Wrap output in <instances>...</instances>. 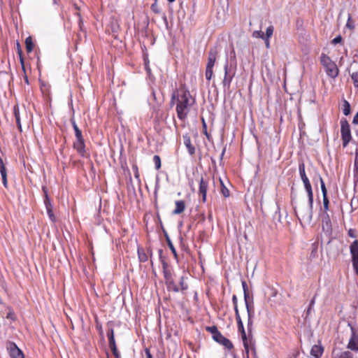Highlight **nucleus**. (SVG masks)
I'll use <instances>...</instances> for the list:
<instances>
[{
    "label": "nucleus",
    "instance_id": "a878e982",
    "mask_svg": "<svg viewBox=\"0 0 358 358\" xmlns=\"http://www.w3.org/2000/svg\"><path fill=\"white\" fill-rule=\"evenodd\" d=\"M72 124H73V129H74L75 135H76V138H81V137H83V136H82V132H81V131L79 129V128L78 127V126H77V124H76L75 121H72Z\"/></svg>",
    "mask_w": 358,
    "mask_h": 358
},
{
    "label": "nucleus",
    "instance_id": "c9c22d12",
    "mask_svg": "<svg viewBox=\"0 0 358 358\" xmlns=\"http://www.w3.org/2000/svg\"><path fill=\"white\" fill-rule=\"evenodd\" d=\"M164 276L165 278V282H168L169 279H173L171 273L166 269L164 270Z\"/></svg>",
    "mask_w": 358,
    "mask_h": 358
},
{
    "label": "nucleus",
    "instance_id": "864d4df0",
    "mask_svg": "<svg viewBox=\"0 0 358 358\" xmlns=\"http://www.w3.org/2000/svg\"><path fill=\"white\" fill-rule=\"evenodd\" d=\"M202 122H203V127L205 131H206V122L203 119H202ZM205 132L206 133V131H205Z\"/></svg>",
    "mask_w": 358,
    "mask_h": 358
},
{
    "label": "nucleus",
    "instance_id": "603ef678",
    "mask_svg": "<svg viewBox=\"0 0 358 358\" xmlns=\"http://www.w3.org/2000/svg\"><path fill=\"white\" fill-rule=\"evenodd\" d=\"M170 247H171V251L173 252L174 255L176 256V251L175 248H173V246L172 245H171Z\"/></svg>",
    "mask_w": 358,
    "mask_h": 358
},
{
    "label": "nucleus",
    "instance_id": "393cba45",
    "mask_svg": "<svg viewBox=\"0 0 358 358\" xmlns=\"http://www.w3.org/2000/svg\"><path fill=\"white\" fill-rule=\"evenodd\" d=\"M343 112L345 115H348L350 113V105L347 101H344Z\"/></svg>",
    "mask_w": 358,
    "mask_h": 358
},
{
    "label": "nucleus",
    "instance_id": "f03ea898",
    "mask_svg": "<svg viewBox=\"0 0 358 358\" xmlns=\"http://www.w3.org/2000/svg\"><path fill=\"white\" fill-rule=\"evenodd\" d=\"M176 101V112L180 120H185L195 101L189 92L180 89L172 94V103Z\"/></svg>",
    "mask_w": 358,
    "mask_h": 358
},
{
    "label": "nucleus",
    "instance_id": "3c124183",
    "mask_svg": "<svg viewBox=\"0 0 358 358\" xmlns=\"http://www.w3.org/2000/svg\"><path fill=\"white\" fill-rule=\"evenodd\" d=\"M355 165L358 166V152H356Z\"/></svg>",
    "mask_w": 358,
    "mask_h": 358
},
{
    "label": "nucleus",
    "instance_id": "7c9ffc66",
    "mask_svg": "<svg viewBox=\"0 0 358 358\" xmlns=\"http://www.w3.org/2000/svg\"><path fill=\"white\" fill-rule=\"evenodd\" d=\"M213 75V68H207L206 69V78L208 80H210Z\"/></svg>",
    "mask_w": 358,
    "mask_h": 358
},
{
    "label": "nucleus",
    "instance_id": "4468645a",
    "mask_svg": "<svg viewBox=\"0 0 358 358\" xmlns=\"http://www.w3.org/2000/svg\"><path fill=\"white\" fill-rule=\"evenodd\" d=\"M73 147L82 156H83L85 152L83 137L77 138L76 141L73 143Z\"/></svg>",
    "mask_w": 358,
    "mask_h": 358
},
{
    "label": "nucleus",
    "instance_id": "5fc2aeb1",
    "mask_svg": "<svg viewBox=\"0 0 358 358\" xmlns=\"http://www.w3.org/2000/svg\"><path fill=\"white\" fill-rule=\"evenodd\" d=\"M20 63H21V64L22 66V68H24V60H23L22 58H20Z\"/></svg>",
    "mask_w": 358,
    "mask_h": 358
},
{
    "label": "nucleus",
    "instance_id": "37998d69",
    "mask_svg": "<svg viewBox=\"0 0 358 358\" xmlns=\"http://www.w3.org/2000/svg\"><path fill=\"white\" fill-rule=\"evenodd\" d=\"M269 38H264V40L265 41V45H266V47L267 48H270V41H269Z\"/></svg>",
    "mask_w": 358,
    "mask_h": 358
},
{
    "label": "nucleus",
    "instance_id": "c85d7f7f",
    "mask_svg": "<svg viewBox=\"0 0 358 358\" xmlns=\"http://www.w3.org/2000/svg\"><path fill=\"white\" fill-rule=\"evenodd\" d=\"M46 208H47V213H48V215L50 219L52 222H55V217L54 214L52 213V208H51V206L50 205H46Z\"/></svg>",
    "mask_w": 358,
    "mask_h": 358
},
{
    "label": "nucleus",
    "instance_id": "a18cd8bd",
    "mask_svg": "<svg viewBox=\"0 0 358 358\" xmlns=\"http://www.w3.org/2000/svg\"><path fill=\"white\" fill-rule=\"evenodd\" d=\"M352 122L355 124H358V112L356 113V115L354 116Z\"/></svg>",
    "mask_w": 358,
    "mask_h": 358
},
{
    "label": "nucleus",
    "instance_id": "ea45409f",
    "mask_svg": "<svg viewBox=\"0 0 358 358\" xmlns=\"http://www.w3.org/2000/svg\"><path fill=\"white\" fill-rule=\"evenodd\" d=\"M348 236L351 238H356V231L355 229H350L348 230Z\"/></svg>",
    "mask_w": 358,
    "mask_h": 358
},
{
    "label": "nucleus",
    "instance_id": "72a5a7b5",
    "mask_svg": "<svg viewBox=\"0 0 358 358\" xmlns=\"http://www.w3.org/2000/svg\"><path fill=\"white\" fill-rule=\"evenodd\" d=\"M346 27H348L350 29H353L355 28V24L352 20L350 15H349L348 16V21L346 23Z\"/></svg>",
    "mask_w": 358,
    "mask_h": 358
},
{
    "label": "nucleus",
    "instance_id": "39448f33",
    "mask_svg": "<svg viewBox=\"0 0 358 358\" xmlns=\"http://www.w3.org/2000/svg\"><path fill=\"white\" fill-rule=\"evenodd\" d=\"M341 133L343 146L346 147L352 139L350 124L346 119L341 120Z\"/></svg>",
    "mask_w": 358,
    "mask_h": 358
},
{
    "label": "nucleus",
    "instance_id": "2eb2a0df",
    "mask_svg": "<svg viewBox=\"0 0 358 358\" xmlns=\"http://www.w3.org/2000/svg\"><path fill=\"white\" fill-rule=\"evenodd\" d=\"M324 348L320 344L314 345L310 350V355L314 358H320L323 354Z\"/></svg>",
    "mask_w": 358,
    "mask_h": 358
},
{
    "label": "nucleus",
    "instance_id": "412c9836",
    "mask_svg": "<svg viewBox=\"0 0 358 358\" xmlns=\"http://www.w3.org/2000/svg\"><path fill=\"white\" fill-rule=\"evenodd\" d=\"M334 358H352V355L350 352H341L336 353L335 351L333 352Z\"/></svg>",
    "mask_w": 358,
    "mask_h": 358
},
{
    "label": "nucleus",
    "instance_id": "a211bd4d",
    "mask_svg": "<svg viewBox=\"0 0 358 358\" xmlns=\"http://www.w3.org/2000/svg\"><path fill=\"white\" fill-rule=\"evenodd\" d=\"M166 285L167 286V289L170 291H173L174 292L180 291L179 287L175 284L173 279H169V281L166 282Z\"/></svg>",
    "mask_w": 358,
    "mask_h": 358
},
{
    "label": "nucleus",
    "instance_id": "8fccbe9b",
    "mask_svg": "<svg viewBox=\"0 0 358 358\" xmlns=\"http://www.w3.org/2000/svg\"><path fill=\"white\" fill-rule=\"evenodd\" d=\"M13 316H14V314L12 312L8 313V315H7V317L8 318H10L11 320H14V317Z\"/></svg>",
    "mask_w": 358,
    "mask_h": 358
},
{
    "label": "nucleus",
    "instance_id": "dca6fc26",
    "mask_svg": "<svg viewBox=\"0 0 358 358\" xmlns=\"http://www.w3.org/2000/svg\"><path fill=\"white\" fill-rule=\"evenodd\" d=\"M232 80V76L229 74V65L228 62L224 65V78L223 80L224 85H229Z\"/></svg>",
    "mask_w": 358,
    "mask_h": 358
},
{
    "label": "nucleus",
    "instance_id": "6e6552de",
    "mask_svg": "<svg viewBox=\"0 0 358 358\" xmlns=\"http://www.w3.org/2000/svg\"><path fill=\"white\" fill-rule=\"evenodd\" d=\"M351 330V336L348 344V348L351 350L358 352V329L355 328L350 324H348Z\"/></svg>",
    "mask_w": 358,
    "mask_h": 358
},
{
    "label": "nucleus",
    "instance_id": "c756f323",
    "mask_svg": "<svg viewBox=\"0 0 358 358\" xmlns=\"http://www.w3.org/2000/svg\"><path fill=\"white\" fill-rule=\"evenodd\" d=\"M273 26H269L266 28V36H264V38H271L273 34Z\"/></svg>",
    "mask_w": 358,
    "mask_h": 358
},
{
    "label": "nucleus",
    "instance_id": "6e6d98bb",
    "mask_svg": "<svg viewBox=\"0 0 358 358\" xmlns=\"http://www.w3.org/2000/svg\"><path fill=\"white\" fill-rule=\"evenodd\" d=\"M326 219H327V222L329 221V215H328L327 214V217H326Z\"/></svg>",
    "mask_w": 358,
    "mask_h": 358
},
{
    "label": "nucleus",
    "instance_id": "5701e85b",
    "mask_svg": "<svg viewBox=\"0 0 358 358\" xmlns=\"http://www.w3.org/2000/svg\"><path fill=\"white\" fill-rule=\"evenodd\" d=\"M26 49L28 52H31L33 50V42L31 37H28L25 40Z\"/></svg>",
    "mask_w": 358,
    "mask_h": 358
},
{
    "label": "nucleus",
    "instance_id": "473e14b6",
    "mask_svg": "<svg viewBox=\"0 0 358 358\" xmlns=\"http://www.w3.org/2000/svg\"><path fill=\"white\" fill-rule=\"evenodd\" d=\"M221 184H222V189H221L222 194H223V196L224 197L229 196V189L224 185V184H223V182L222 181H221Z\"/></svg>",
    "mask_w": 358,
    "mask_h": 358
},
{
    "label": "nucleus",
    "instance_id": "9d476101",
    "mask_svg": "<svg viewBox=\"0 0 358 358\" xmlns=\"http://www.w3.org/2000/svg\"><path fill=\"white\" fill-rule=\"evenodd\" d=\"M7 349L11 358H24L22 351L14 343H9Z\"/></svg>",
    "mask_w": 358,
    "mask_h": 358
},
{
    "label": "nucleus",
    "instance_id": "cd10ccee",
    "mask_svg": "<svg viewBox=\"0 0 358 358\" xmlns=\"http://www.w3.org/2000/svg\"><path fill=\"white\" fill-rule=\"evenodd\" d=\"M252 35V37L256 38H262V39L264 38V34L261 30L253 31Z\"/></svg>",
    "mask_w": 358,
    "mask_h": 358
},
{
    "label": "nucleus",
    "instance_id": "f3484780",
    "mask_svg": "<svg viewBox=\"0 0 358 358\" xmlns=\"http://www.w3.org/2000/svg\"><path fill=\"white\" fill-rule=\"evenodd\" d=\"M185 208V203L183 201H182V200L176 201V208L173 211V213L176 214V215L180 214L184 211Z\"/></svg>",
    "mask_w": 358,
    "mask_h": 358
},
{
    "label": "nucleus",
    "instance_id": "13d9d810",
    "mask_svg": "<svg viewBox=\"0 0 358 358\" xmlns=\"http://www.w3.org/2000/svg\"><path fill=\"white\" fill-rule=\"evenodd\" d=\"M117 358H120V357H117Z\"/></svg>",
    "mask_w": 358,
    "mask_h": 358
},
{
    "label": "nucleus",
    "instance_id": "e433bc0d",
    "mask_svg": "<svg viewBox=\"0 0 358 358\" xmlns=\"http://www.w3.org/2000/svg\"><path fill=\"white\" fill-rule=\"evenodd\" d=\"M138 257H139V259L141 262H144L147 261L148 257L145 253L141 252L140 250L138 251Z\"/></svg>",
    "mask_w": 358,
    "mask_h": 358
},
{
    "label": "nucleus",
    "instance_id": "4d7b16f0",
    "mask_svg": "<svg viewBox=\"0 0 358 358\" xmlns=\"http://www.w3.org/2000/svg\"><path fill=\"white\" fill-rule=\"evenodd\" d=\"M169 3H173L176 0H167Z\"/></svg>",
    "mask_w": 358,
    "mask_h": 358
},
{
    "label": "nucleus",
    "instance_id": "79ce46f5",
    "mask_svg": "<svg viewBox=\"0 0 358 358\" xmlns=\"http://www.w3.org/2000/svg\"><path fill=\"white\" fill-rule=\"evenodd\" d=\"M208 330L213 334V336H215L216 331H218L215 326L208 327Z\"/></svg>",
    "mask_w": 358,
    "mask_h": 358
},
{
    "label": "nucleus",
    "instance_id": "aec40b11",
    "mask_svg": "<svg viewBox=\"0 0 358 358\" xmlns=\"http://www.w3.org/2000/svg\"><path fill=\"white\" fill-rule=\"evenodd\" d=\"M109 343H110V346L113 350V355L115 357V358L120 357V354L118 353V352L116 349L115 345V340H114L113 332L111 333V336L109 337Z\"/></svg>",
    "mask_w": 358,
    "mask_h": 358
},
{
    "label": "nucleus",
    "instance_id": "09e8293b",
    "mask_svg": "<svg viewBox=\"0 0 358 358\" xmlns=\"http://www.w3.org/2000/svg\"><path fill=\"white\" fill-rule=\"evenodd\" d=\"M145 355H146V358H152V355L148 348L145 349Z\"/></svg>",
    "mask_w": 358,
    "mask_h": 358
},
{
    "label": "nucleus",
    "instance_id": "4c0bfd02",
    "mask_svg": "<svg viewBox=\"0 0 358 358\" xmlns=\"http://www.w3.org/2000/svg\"><path fill=\"white\" fill-rule=\"evenodd\" d=\"M242 285H243V290H244V295H245V305L247 303H248V300H247V293H246V288H247V285L245 283V282H242ZM249 306V304H248Z\"/></svg>",
    "mask_w": 358,
    "mask_h": 358
},
{
    "label": "nucleus",
    "instance_id": "49530a36",
    "mask_svg": "<svg viewBox=\"0 0 358 358\" xmlns=\"http://www.w3.org/2000/svg\"><path fill=\"white\" fill-rule=\"evenodd\" d=\"M145 67L148 74H150V69L148 66V62L145 60Z\"/></svg>",
    "mask_w": 358,
    "mask_h": 358
},
{
    "label": "nucleus",
    "instance_id": "58836bf2",
    "mask_svg": "<svg viewBox=\"0 0 358 358\" xmlns=\"http://www.w3.org/2000/svg\"><path fill=\"white\" fill-rule=\"evenodd\" d=\"M314 304H315V298H313L310 302V304H309V306H308V308L307 310L308 314H309L310 313V311L312 310V309L313 308Z\"/></svg>",
    "mask_w": 358,
    "mask_h": 358
},
{
    "label": "nucleus",
    "instance_id": "2f4dec72",
    "mask_svg": "<svg viewBox=\"0 0 358 358\" xmlns=\"http://www.w3.org/2000/svg\"><path fill=\"white\" fill-rule=\"evenodd\" d=\"M153 161L155 164V167L157 169H160L161 167V159L158 155H155L153 157Z\"/></svg>",
    "mask_w": 358,
    "mask_h": 358
},
{
    "label": "nucleus",
    "instance_id": "7ed1b4c3",
    "mask_svg": "<svg viewBox=\"0 0 358 358\" xmlns=\"http://www.w3.org/2000/svg\"><path fill=\"white\" fill-rule=\"evenodd\" d=\"M246 309L248 312V333L245 332L244 327L243 329H238L241 332V338L243 341V346L245 351L246 358H249V354L251 352L252 355H256L255 349V340L252 334V327L254 317V311L250 308V306L246 304Z\"/></svg>",
    "mask_w": 358,
    "mask_h": 358
},
{
    "label": "nucleus",
    "instance_id": "f8f14e48",
    "mask_svg": "<svg viewBox=\"0 0 358 358\" xmlns=\"http://www.w3.org/2000/svg\"><path fill=\"white\" fill-rule=\"evenodd\" d=\"M208 186V181L205 180L203 178H201L199 182V193L202 196L203 202L206 201Z\"/></svg>",
    "mask_w": 358,
    "mask_h": 358
},
{
    "label": "nucleus",
    "instance_id": "b1692460",
    "mask_svg": "<svg viewBox=\"0 0 358 358\" xmlns=\"http://www.w3.org/2000/svg\"><path fill=\"white\" fill-rule=\"evenodd\" d=\"M14 114L16 119V122L17 124V126L20 129H21V123H20V113H19V108L17 106L14 107Z\"/></svg>",
    "mask_w": 358,
    "mask_h": 358
},
{
    "label": "nucleus",
    "instance_id": "de8ad7c7",
    "mask_svg": "<svg viewBox=\"0 0 358 358\" xmlns=\"http://www.w3.org/2000/svg\"><path fill=\"white\" fill-rule=\"evenodd\" d=\"M232 301H233L234 307L236 306H238V304H237V297H236V295H234L232 296Z\"/></svg>",
    "mask_w": 358,
    "mask_h": 358
},
{
    "label": "nucleus",
    "instance_id": "423d86ee",
    "mask_svg": "<svg viewBox=\"0 0 358 358\" xmlns=\"http://www.w3.org/2000/svg\"><path fill=\"white\" fill-rule=\"evenodd\" d=\"M299 174H300L301 178L303 182L305 189L307 192L308 197H310V199H311L312 194H313V192L310 182L308 178V177L306 176V171H305V165L303 163H301L299 164Z\"/></svg>",
    "mask_w": 358,
    "mask_h": 358
},
{
    "label": "nucleus",
    "instance_id": "20e7f679",
    "mask_svg": "<svg viewBox=\"0 0 358 358\" xmlns=\"http://www.w3.org/2000/svg\"><path fill=\"white\" fill-rule=\"evenodd\" d=\"M320 62L324 68L328 76L335 78L338 76L339 70L336 64L327 55L322 53L320 56Z\"/></svg>",
    "mask_w": 358,
    "mask_h": 358
},
{
    "label": "nucleus",
    "instance_id": "6ab92c4d",
    "mask_svg": "<svg viewBox=\"0 0 358 358\" xmlns=\"http://www.w3.org/2000/svg\"><path fill=\"white\" fill-rule=\"evenodd\" d=\"M184 144L185 145V146L187 147V150H188V152L192 155L194 154L195 152V148L192 145L191 143V141H190V138L189 137H186L184 139Z\"/></svg>",
    "mask_w": 358,
    "mask_h": 358
},
{
    "label": "nucleus",
    "instance_id": "c03bdc74",
    "mask_svg": "<svg viewBox=\"0 0 358 358\" xmlns=\"http://www.w3.org/2000/svg\"><path fill=\"white\" fill-rule=\"evenodd\" d=\"M152 10H153L154 12H155V13H158L159 12V10H158V8H157V3H153V4L152 5Z\"/></svg>",
    "mask_w": 358,
    "mask_h": 358
},
{
    "label": "nucleus",
    "instance_id": "f704fd0d",
    "mask_svg": "<svg viewBox=\"0 0 358 358\" xmlns=\"http://www.w3.org/2000/svg\"><path fill=\"white\" fill-rule=\"evenodd\" d=\"M184 280H185V278L182 276L180 278V290H186L187 289V285L186 283H185L184 282Z\"/></svg>",
    "mask_w": 358,
    "mask_h": 358
},
{
    "label": "nucleus",
    "instance_id": "9b49d317",
    "mask_svg": "<svg viewBox=\"0 0 358 358\" xmlns=\"http://www.w3.org/2000/svg\"><path fill=\"white\" fill-rule=\"evenodd\" d=\"M320 184H321V190H322V196H323L324 210L327 213V212L329 210V199L327 197V190L325 187V184L323 181V179L321 177H320Z\"/></svg>",
    "mask_w": 358,
    "mask_h": 358
},
{
    "label": "nucleus",
    "instance_id": "4be33fe9",
    "mask_svg": "<svg viewBox=\"0 0 358 358\" xmlns=\"http://www.w3.org/2000/svg\"><path fill=\"white\" fill-rule=\"evenodd\" d=\"M234 310L236 314V320L237 321L238 324V329H243V324L239 314L238 306H234Z\"/></svg>",
    "mask_w": 358,
    "mask_h": 358
},
{
    "label": "nucleus",
    "instance_id": "ddd939ff",
    "mask_svg": "<svg viewBox=\"0 0 358 358\" xmlns=\"http://www.w3.org/2000/svg\"><path fill=\"white\" fill-rule=\"evenodd\" d=\"M217 57V51L215 48L210 49L208 53V58L206 67L213 68Z\"/></svg>",
    "mask_w": 358,
    "mask_h": 358
},
{
    "label": "nucleus",
    "instance_id": "0eeeda50",
    "mask_svg": "<svg viewBox=\"0 0 358 358\" xmlns=\"http://www.w3.org/2000/svg\"><path fill=\"white\" fill-rule=\"evenodd\" d=\"M352 264L355 273L358 275V240L352 242L350 247Z\"/></svg>",
    "mask_w": 358,
    "mask_h": 358
},
{
    "label": "nucleus",
    "instance_id": "bb28decb",
    "mask_svg": "<svg viewBox=\"0 0 358 358\" xmlns=\"http://www.w3.org/2000/svg\"><path fill=\"white\" fill-rule=\"evenodd\" d=\"M350 76L355 87L358 88V71L352 72Z\"/></svg>",
    "mask_w": 358,
    "mask_h": 358
},
{
    "label": "nucleus",
    "instance_id": "1a4fd4ad",
    "mask_svg": "<svg viewBox=\"0 0 358 358\" xmlns=\"http://www.w3.org/2000/svg\"><path fill=\"white\" fill-rule=\"evenodd\" d=\"M213 338L228 350H231L234 348L231 341L225 338L219 331H216L215 335L213 336Z\"/></svg>",
    "mask_w": 358,
    "mask_h": 358
},
{
    "label": "nucleus",
    "instance_id": "a19ab883",
    "mask_svg": "<svg viewBox=\"0 0 358 358\" xmlns=\"http://www.w3.org/2000/svg\"><path fill=\"white\" fill-rule=\"evenodd\" d=\"M342 41V37L341 36H337L332 40L333 44H337Z\"/></svg>",
    "mask_w": 358,
    "mask_h": 358
},
{
    "label": "nucleus",
    "instance_id": "f257e3e1",
    "mask_svg": "<svg viewBox=\"0 0 358 358\" xmlns=\"http://www.w3.org/2000/svg\"><path fill=\"white\" fill-rule=\"evenodd\" d=\"M292 203L301 224H309L313 218V194L311 199L308 197L306 200L304 196L294 198L292 199Z\"/></svg>",
    "mask_w": 358,
    "mask_h": 358
}]
</instances>
